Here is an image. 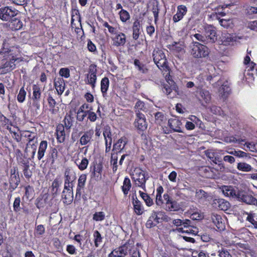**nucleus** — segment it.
Wrapping results in <instances>:
<instances>
[{"label":"nucleus","mask_w":257,"mask_h":257,"mask_svg":"<svg viewBox=\"0 0 257 257\" xmlns=\"http://www.w3.org/2000/svg\"><path fill=\"white\" fill-rule=\"evenodd\" d=\"M110 163L112 165L113 172H115L117 169V157L116 156H113L112 155L111 157Z\"/></svg>","instance_id":"obj_57"},{"label":"nucleus","mask_w":257,"mask_h":257,"mask_svg":"<svg viewBox=\"0 0 257 257\" xmlns=\"http://www.w3.org/2000/svg\"><path fill=\"white\" fill-rule=\"evenodd\" d=\"M94 132L92 130L87 131L83 134L79 139V143L81 146H89L91 144Z\"/></svg>","instance_id":"obj_11"},{"label":"nucleus","mask_w":257,"mask_h":257,"mask_svg":"<svg viewBox=\"0 0 257 257\" xmlns=\"http://www.w3.org/2000/svg\"><path fill=\"white\" fill-rule=\"evenodd\" d=\"M14 39V38H12V39H9V38H8V39H5L4 40V42H3V51L4 53H10L11 52V49H10V48L8 47V45H9V43H8V41L11 40L12 39Z\"/></svg>","instance_id":"obj_55"},{"label":"nucleus","mask_w":257,"mask_h":257,"mask_svg":"<svg viewBox=\"0 0 257 257\" xmlns=\"http://www.w3.org/2000/svg\"><path fill=\"white\" fill-rule=\"evenodd\" d=\"M140 30V23L138 20L134 22L133 26V38L135 40H137L139 38Z\"/></svg>","instance_id":"obj_35"},{"label":"nucleus","mask_w":257,"mask_h":257,"mask_svg":"<svg viewBox=\"0 0 257 257\" xmlns=\"http://www.w3.org/2000/svg\"><path fill=\"white\" fill-rule=\"evenodd\" d=\"M211 94L208 90L204 89H200L199 90L198 99L204 105L205 104L208 103L211 100Z\"/></svg>","instance_id":"obj_14"},{"label":"nucleus","mask_w":257,"mask_h":257,"mask_svg":"<svg viewBox=\"0 0 257 257\" xmlns=\"http://www.w3.org/2000/svg\"><path fill=\"white\" fill-rule=\"evenodd\" d=\"M55 87L59 94H62L65 89V83L62 79L55 81L54 82Z\"/></svg>","instance_id":"obj_36"},{"label":"nucleus","mask_w":257,"mask_h":257,"mask_svg":"<svg viewBox=\"0 0 257 257\" xmlns=\"http://www.w3.org/2000/svg\"><path fill=\"white\" fill-rule=\"evenodd\" d=\"M66 251L70 254H76V248L74 245L71 244L67 245Z\"/></svg>","instance_id":"obj_64"},{"label":"nucleus","mask_w":257,"mask_h":257,"mask_svg":"<svg viewBox=\"0 0 257 257\" xmlns=\"http://www.w3.org/2000/svg\"><path fill=\"white\" fill-rule=\"evenodd\" d=\"M48 147V143L46 141L41 142L38 152V159L41 160L44 156L46 150Z\"/></svg>","instance_id":"obj_29"},{"label":"nucleus","mask_w":257,"mask_h":257,"mask_svg":"<svg viewBox=\"0 0 257 257\" xmlns=\"http://www.w3.org/2000/svg\"><path fill=\"white\" fill-rule=\"evenodd\" d=\"M73 114L71 111H70L69 113L66 114L64 119V126L66 130H69L73 124Z\"/></svg>","instance_id":"obj_30"},{"label":"nucleus","mask_w":257,"mask_h":257,"mask_svg":"<svg viewBox=\"0 0 257 257\" xmlns=\"http://www.w3.org/2000/svg\"><path fill=\"white\" fill-rule=\"evenodd\" d=\"M41 96V91L39 86L34 85L33 86L32 100H40Z\"/></svg>","instance_id":"obj_38"},{"label":"nucleus","mask_w":257,"mask_h":257,"mask_svg":"<svg viewBox=\"0 0 257 257\" xmlns=\"http://www.w3.org/2000/svg\"><path fill=\"white\" fill-rule=\"evenodd\" d=\"M45 230V228L43 225H39L36 228V235L37 236L41 235L44 233Z\"/></svg>","instance_id":"obj_63"},{"label":"nucleus","mask_w":257,"mask_h":257,"mask_svg":"<svg viewBox=\"0 0 257 257\" xmlns=\"http://www.w3.org/2000/svg\"><path fill=\"white\" fill-rule=\"evenodd\" d=\"M134 64L140 71L142 72L143 73H145L147 72L148 69L145 67L144 65L142 64L140 62V61L139 60L136 59L134 61Z\"/></svg>","instance_id":"obj_51"},{"label":"nucleus","mask_w":257,"mask_h":257,"mask_svg":"<svg viewBox=\"0 0 257 257\" xmlns=\"http://www.w3.org/2000/svg\"><path fill=\"white\" fill-rule=\"evenodd\" d=\"M87 176L86 174H81L78 179V184L76 188V197H77L78 196L79 197L81 195L82 190L83 189L86 181Z\"/></svg>","instance_id":"obj_20"},{"label":"nucleus","mask_w":257,"mask_h":257,"mask_svg":"<svg viewBox=\"0 0 257 257\" xmlns=\"http://www.w3.org/2000/svg\"><path fill=\"white\" fill-rule=\"evenodd\" d=\"M18 11L11 7H6L0 9V19L8 21L18 14Z\"/></svg>","instance_id":"obj_6"},{"label":"nucleus","mask_w":257,"mask_h":257,"mask_svg":"<svg viewBox=\"0 0 257 257\" xmlns=\"http://www.w3.org/2000/svg\"><path fill=\"white\" fill-rule=\"evenodd\" d=\"M159 11L160 10L158 7V4L157 3L156 5H153L152 8V12L154 16V22L155 24L157 23L158 20Z\"/></svg>","instance_id":"obj_54"},{"label":"nucleus","mask_w":257,"mask_h":257,"mask_svg":"<svg viewBox=\"0 0 257 257\" xmlns=\"http://www.w3.org/2000/svg\"><path fill=\"white\" fill-rule=\"evenodd\" d=\"M96 66L95 65H91L89 68V73L87 75L88 83L91 85L92 87L95 86L96 80Z\"/></svg>","instance_id":"obj_13"},{"label":"nucleus","mask_w":257,"mask_h":257,"mask_svg":"<svg viewBox=\"0 0 257 257\" xmlns=\"http://www.w3.org/2000/svg\"><path fill=\"white\" fill-rule=\"evenodd\" d=\"M211 218L212 222L218 229L221 230L225 228L224 220L220 215L213 213L211 214Z\"/></svg>","instance_id":"obj_15"},{"label":"nucleus","mask_w":257,"mask_h":257,"mask_svg":"<svg viewBox=\"0 0 257 257\" xmlns=\"http://www.w3.org/2000/svg\"><path fill=\"white\" fill-rule=\"evenodd\" d=\"M213 207L219 210L226 211L230 207V203L223 199H215L213 202Z\"/></svg>","instance_id":"obj_16"},{"label":"nucleus","mask_w":257,"mask_h":257,"mask_svg":"<svg viewBox=\"0 0 257 257\" xmlns=\"http://www.w3.org/2000/svg\"><path fill=\"white\" fill-rule=\"evenodd\" d=\"M20 202L21 199L20 197H17L15 198L13 203L14 210L15 212H19V211H20Z\"/></svg>","instance_id":"obj_56"},{"label":"nucleus","mask_w":257,"mask_h":257,"mask_svg":"<svg viewBox=\"0 0 257 257\" xmlns=\"http://www.w3.org/2000/svg\"><path fill=\"white\" fill-rule=\"evenodd\" d=\"M19 58L13 56L9 61H7L0 68L2 70V72L5 73L10 72L16 67V62L20 61Z\"/></svg>","instance_id":"obj_7"},{"label":"nucleus","mask_w":257,"mask_h":257,"mask_svg":"<svg viewBox=\"0 0 257 257\" xmlns=\"http://www.w3.org/2000/svg\"><path fill=\"white\" fill-rule=\"evenodd\" d=\"M153 60L158 67L163 70V75L166 77L170 76L169 67L167 65V59L164 52L162 50H154L153 53Z\"/></svg>","instance_id":"obj_1"},{"label":"nucleus","mask_w":257,"mask_h":257,"mask_svg":"<svg viewBox=\"0 0 257 257\" xmlns=\"http://www.w3.org/2000/svg\"><path fill=\"white\" fill-rule=\"evenodd\" d=\"M89 161L86 158H83L81 161L78 159L75 161V163L81 171L86 169L88 166Z\"/></svg>","instance_id":"obj_34"},{"label":"nucleus","mask_w":257,"mask_h":257,"mask_svg":"<svg viewBox=\"0 0 257 257\" xmlns=\"http://www.w3.org/2000/svg\"><path fill=\"white\" fill-rule=\"evenodd\" d=\"M163 198L164 199V204H165V209L166 210L171 211H176L179 209V206L177 202L170 199L168 194H165L163 195Z\"/></svg>","instance_id":"obj_8"},{"label":"nucleus","mask_w":257,"mask_h":257,"mask_svg":"<svg viewBox=\"0 0 257 257\" xmlns=\"http://www.w3.org/2000/svg\"><path fill=\"white\" fill-rule=\"evenodd\" d=\"M112 45L116 47L123 46L126 42V37L124 34L119 32L116 34L112 38Z\"/></svg>","instance_id":"obj_18"},{"label":"nucleus","mask_w":257,"mask_h":257,"mask_svg":"<svg viewBox=\"0 0 257 257\" xmlns=\"http://www.w3.org/2000/svg\"><path fill=\"white\" fill-rule=\"evenodd\" d=\"M176 230L179 232H186L188 233H192L193 234H196L197 233V230L194 229H186L183 227H179L176 229Z\"/></svg>","instance_id":"obj_61"},{"label":"nucleus","mask_w":257,"mask_h":257,"mask_svg":"<svg viewBox=\"0 0 257 257\" xmlns=\"http://www.w3.org/2000/svg\"><path fill=\"white\" fill-rule=\"evenodd\" d=\"M134 200L133 203L135 213L139 215L142 214L144 212V209L141 202L137 198L136 199H134Z\"/></svg>","instance_id":"obj_32"},{"label":"nucleus","mask_w":257,"mask_h":257,"mask_svg":"<svg viewBox=\"0 0 257 257\" xmlns=\"http://www.w3.org/2000/svg\"><path fill=\"white\" fill-rule=\"evenodd\" d=\"M242 215H247L246 220L251 223L252 224L253 223V222L255 221L254 220V214L252 212H250L249 213H247L246 212H244L242 213Z\"/></svg>","instance_id":"obj_58"},{"label":"nucleus","mask_w":257,"mask_h":257,"mask_svg":"<svg viewBox=\"0 0 257 257\" xmlns=\"http://www.w3.org/2000/svg\"><path fill=\"white\" fill-rule=\"evenodd\" d=\"M57 139L59 143H63L65 140V132L64 126L62 124H59L56 129Z\"/></svg>","instance_id":"obj_26"},{"label":"nucleus","mask_w":257,"mask_h":257,"mask_svg":"<svg viewBox=\"0 0 257 257\" xmlns=\"http://www.w3.org/2000/svg\"><path fill=\"white\" fill-rule=\"evenodd\" d=\"M102 169V167L100 164H97L94 166L93 168L91 171V177L96 179L100 178Z\"/></svg>","instance_id":"obj_31"},{"label":"nucleus","mask_w":257,"mask_h":257,"mask_svg":"<svg viewBox=\"0 0 257 257\" xmlns=\"http://www.w3.org/2000/svg\"><path fill=\"white\" fill-rule=\"evenodd\" d=\"M59 74L65 78H68L70 76V71L67 68H61L59 71Z\"/></svg>","instance_id":"obj_60"},{"label":"nucleus","mask_w":257,"mask_h":257,"mask_svg":"<svg viewBox=\"0 0 257 257\" xmlns=\"http://www.w3.org/2000/svg\"><path fill=\"white\" fill-rule=\"evenodd\" d=\"M230 91V89L227 85H222L219 90V95L223 100L227 98Z\"/></svg>","instance_id":"obj_33"},{"label":"nucleus","mask_w":257,"mask_h":257,"mask_svg":"<svg viewBox=\"0 0 257 257\" xmlns=\"http://www.w3.org/2000/svg\"><path fill=\"white\" fill-rule=\"evenodd\" d=\"M61 185V182L58 178H56L52 183L51 193L54 197L57 196L60 192V187Z\"/></svg>","instance_id":"obj_28"},{"label":"nucleus","mask_w":257,"mask_h":257,"mask_svg":"<svg viewBox=\"0 0 257 257\" xmlns=\"http://www.w3.org/2000/svg\"><path fill=\"white\" fill-rule=\"evenodd\" d=\"M193 37L197 40L200 41L204 44H207L206 40V38L205 37V35H202V34L197 33V34H195V35H194Z\"/></svg>","instance_id":"obj_62"},{"label":"nucleus","mask_w":257,"mask_h":257,"mask_svg":"<svg viewBox=\"0 0 257 257\" xmlns=\"http://www.w3.org/2000/svg\"><path fill=\"white\" fill-rule=\"evenodd\" d=\"M120 19L123 22H126L130 19V15L127 11L123 9L121 10L119 13Z\"/></svg>","instance_id":"obj_46"},{"label":"nucleus","mask_w":257,"mask_h":257,"mask_svg":"<svg viewBox=\"0 0 257 257\" xmlns=\"http://www.w3.org/2000/svg\"><path fill=\"white\" fill-rule=\"evenodd\" d=\"M191 54L194 58H205L208 56L209 50L206 46L195 42L192 46Z\"/></svg>","instance_id":"obj_3"},{"label":"nucleus","mask_w":257,"mask_h":257,"mask_svg":"<svg viewBox=\"0 0 257 257\" xmlns=\"http://www.w3.org/2000/svg\"><path fill=\"white\" fill-rule=\"evenodd\" d=\"M245 13L250 18L253 17V15L257 14V8L254 7H248L245 10Z\"/></svg>","instance_id":"obj_50"},{"label":"nucleus","mask_w":257,"mask_h":257,"mask_svg":"<svg viewBox=\"0 0 257 257\" xmlns=\"http://www.w3.org/2000/svg\"><path fill=\"white\" fill-rule=\"evenodd\" d=\"M105 214L102 211L96 212L93 215V219L96 221H101L105 219Z\"/></svg>","instance_id":"obj_48"},{"label":"nucleus","mask_w":257,"mask_h":257,"mask_svg":"<svg viewBox=\"0 0 257 257\" xmlns=\"http://www.w3.org/2000/svg\"><path fill=\"white\" fill-rule=\"evenodd\" d=\"M109 81L108 78L104 77L101 81V91L103 94V96L106 94L107 89L108 88Z\"/></svg>","instance_id":"obj_39"},{"label":"nucleus","mask_w":257,"mask_h":257,"mask_svg":"<svg viewBox=\"0 0 257 257\" xmlns=\"http://www.w3.org/2000/svg\"><path fill=\"white\" fill-rule=\"evenodd\" d=\"M196 197L200 201H204L208 197V194L202 189L196 190Z\"/></svg>","instance_id":"obj_41"},{"label":"nucleus","mask_w":257,"mask_h":257,"mask_svg":"<svg viewBox=\"0 0 257 257\" xmlns=\"http://www.w3.org/2000/svg\"><path fill=\"white\" fill-rule=\"evenodd\" d=\"M242 202L247 204L253 205L257 206V199L252 196L251 193L242 194Z\"/></svg>","instance_id":"obj_24"},{"label":"nucleus","mask_w":257,"mask_h":257,"mask_svg":"<svg viewBox=\"0 0 257 257\" xmlns=\"http://www.w3.org/2000/svg\"><path fill=\"white\" fill-rule=\"evenodd\" d=\"M187 12V8L184 5H179L177 7V13L173 16V21L177 23L181 20Z\"/></svg>","instance_id":"obj_17"},{"label":"nucleus","mask_w":257,"mask_h":257,"mask_svg":"<svg viewBox=\"0 0 257 257\" xmlns=\"http://www.w3.org/2000/svg\"><path fill=\"white\" fill-rule=\"evenodd\" d=\"M127 143V139L126 138L121 137L113 145V150L120 152L124 149Z\"/></svg>","instance_id":"obj_25"},{"label":"nucleus","mask_w":257,"mask_h":257,"mask_svg":"<svg viewBox=\"0 0 257 257\" xmlns=\"http://www.w3.org/2000/svg\"><path fill=\"white\" fill-rule=\"evenodd\" d=\"M182 226L186 229H194L196 230V227L194 226L193 222L189 219L182 220Z\"/></svg>","instance_id":"obj_44"},{"label":"nucleus","mask_w":257,"mask_h":257,"mask_svg":"<svg viewBox=\"0 0 257 257\" xmlns=\"http://www.w3.org/2000/svg\"><path fill=\"white\" fill-rule=\"evenodd\" d=\"M16 170L15 169L11 170V177L10 179V184L13 190H15L19 185L20 182V178L19 175L16 174Z\"/></svg>","instance_id":"obj_21"},{"label":"nucleus","mask_w":257,"mask_h":257,"mask_svg":"<svg viewBox=\"0 0 257 257\" xmlns=\"http://www.w3.org/2000/svg\"><path fill=\"white\" fill-rule=\"evenodd\" d=\"M139 193L140 194L141 197L144 200L147 206H150L152 205L153 200L147 194L144 193L141 191H139Z\"/></svg>","instance_id":"obj_45"},{"label":"nucleus","mask_w":257,"mask_h":257,"mask_svg":"<svg viewBox=\"0 0 257 257\" xmlns=\"http://www.w3.org/2000/svg\"><path fill=\"white\" fill-rule=\"evenodd\" d=\"M26 95V92L24 90V87H22L19 92L17 96V100L19 102L22 103L25 100Z\"/></svg>","instance_id":"obj_52"},{"label":"nucleus","mask_w":257,"mask_h":257,"mask_svg":"<svg viewBox=\"0 0 257 257\" xmlns=\"http://www.w3.org/2000/svg\"><path fill=\"white\" fill-rule=\"evenodd\" d=\"M222 191L223 194L227 197H231L240 201V193L233 189L231 186H224L222 188Z\"/></svg>","instance_id":"obj_12"},{"label":"nucleus","mask_w":257,"mask_h":257,"mask_svg":"<svg viewBox=\"0 0 257 257\" xmlns=\"http://www.w3.org/2000/svg\"><path fill=\"white\" fill-rule=\"evenodd\" d=\"M242 149L246 151H249L251 152H254L256 150L255 145L252 143L248 142H245L243 144V147H242Z\"/></svg>","instance_id":"obj_53"},{"label":"nucleus","mask_w":257,"mask_h":257,"mask_svg":"<svg viewBox=\"0 0 257 257\" xmlns=\"http://www.w3.org/2000/svg\"><path fill=\"white\" fill-rule=\"evenodd\" d=\"M219 20L220 25L224 28H230L232 26V21L230 19H223L217 18Z\"/></svg>","instance_id":"obj_43"},{"label":"nucleus","mask_w":257,"mask_h":257,"mask_svg":"<svg viewBox=\"0 0 257 257\" xmlns=\"http://www.w3.org/2000/svg\"><path fill=\"white\" fill-rule=\"evenodd\" d=\"M245 65V70L244 71V75L246 73L247 75H253L254 72L256 71L254 69L255 64L253 62H251L249 64Z\"/></svg>","instance_id":"obj_40"},{"label":"nucleus","mask_w":257,"mask_h":257,"mask_svg":"<svg viewBox=\"0 0 257 257\" xmlns=\"http://www.w3.org/2000/svg\"><path fill=\"white\" fill-rule=\"evenodd\" d=\"M131 186L132 184L130 179L127 177H125L123 180V185L122 186V190L124 195L126 196L128 194Z\"/></svg>","instance_id":"obj_37"},{"label":"nucleus","mask_w":257,"mask_h":257,"mask_svg":"<svg viewBox=\"0 0 257 257\" xmlns=\"http://www.w3.org/2000/svg\"><path fill=\"white\" fill-rule=\"evenodd\" d=\"M11 25L12 29L15 30L20 29L23 26L22 22L20 20L16 19L11 22Z\"/></svg>","instance_id":"obj_49"},{"label":"nucleus","mask_w":257,"mask_h":257,"mask_svg":"<svg viewBox=\"0 0 257 257\" xmlns=\"http://www.w3.org/2000/svg\"><path fill=\"white\" fill-rule=\"evenodd\" d=\"M131 175L135 185L145 189L146 181L149 178L145 175V172L139 168H136L132 171Z\"/></svg>","instance_id":"obj_2"},{"label":"nucleus","mask_w":257,"mask_h":257,"mask_svg":"<svg viewBox=\"0 0 257 257\" xmlns=\"http://www.w3.org/2000/svg\"><path fill=\"white\" fill-rule=\"evenodd\" d=\"M221 41L223 43H229L233 41L234 38L232 36L226 32L222 33L220 37Z\"/></svg>","instance_id":"obj_42"},{"label":"nucleus","mask_w":257,"mask_h":257,"mask_svg":"<svg viewBox=\"0 0 257 257\" xmlns=\"http://www.w3.org/2000/svg\"><path fill=\"white\" fill-rule=\"evenodd\" d=\"M76 178V175L72 170L69 168H67L65 169L64 172L65 183H68V184H73V182L75 180Z\"/></svg>","instance_id":"obj_22"},{"label":"nucleus","mask_w":257,"mask_h":257,"mask_svg":"<svg viewBox=\"0 0 257 257\" xmlns=\"http://www.w3.org/2000/svg\"><path fill=\"white\" fill-rule=\"evenodd\" d=\"M61 198L63 203L65 204H70L73 200V192L67 191H62L61 193Z\"/></svg>","instance_id":"obj_23"},{"label":"nucleus","mask_w":257,"mask_h":257,"mask_svg":"<svg viewBox=\"0 0 257 257\" xmlns=\"http://www.w3.org/2000/svg\"><path fill=\"white\" fill-rule=\"evenodd\" d=\"M168 124L170 127L174 132L182 133L181 130L182 123L180 120L177 118H171L169 119Z\"/></svg>","instance_id":"obj_19"},{"label":"nucleus","mask_w":257,"mask_h":257,"mask_svg":"<svg viewBox=\"0 0 257 257\" xmlns=\"http://www.w3.org/2000/svg\"><path fill=\"white\" fill-rule=\"evenodd\" d=\"M204 29L207 43H215L217 38L216 28L212 25H208L204 27Z\"/></svg>","instance_id":"obj_5"},{"label":"nucleus","mask_w":257,"mask_h":257,"mask_svg":"<svg viewBox=\"0 0 257 257\" xmlns=\"http://www.w3.org/2000/svg\"><path fill=\"white\" fill-rule=\"evenodd\" d=\"M137 117L135 121V125L139 130H145L147 127V123L144 114L137 112Z\"/></svg>","instance_id":"obj_9"},{"label":"nucleus","mask_w":257,"mask_h":257,"mask_svg":"<svg viewBox=\"0 0 257 257\" xmlns=\"http://www.w3.org/2000/svg\"><path fill=\"white\" fill-rule=\"evenodd\" d=\"M151 115L154 116L155 123L159 125L162 124L167 120L166 116L163 112H152Z\"/></svg>","instance_id":"obj_27"},{"label":"nucleus","mask_w":257,"mask_h":257,"mask_svg":"<svg viewBox=\"0 0 257 257\" xmlns=\"http://www.w3.org/2000/svg\"><path fill=\"white\" fill-rule=\"evenodd\" d=\"M93 236L94 238V244L95 246L97 247L99 246L100 244L102 242V237L100 233L97 230H95L93 233Z\"/></svg>","instance_id":"obj_47"},{"label":"nucleus","mask_w":257,"mask_h":257,"mask_svg":"<svg viewBox=\"0 0 257 257\" xmlns=\"http://www.w3.org/2000/svg\"><path fill=\"white\" fill-rule=\"evenodd\" d=\"M162 214L161 212L153 211L147 221L146 227L151 228L157 225L159 223L160 219L159 216H161Z\"/></svg>","instance_id":"obj_10"},{"label":"nucleus","mask_w":257,"mask_h":257,"mask_svg":"<svg viewBox=\"0 0 257 257\" xmlns=\"http://www.w3.org/2000/svg\"><path fill=\"white\" fill-rule=\"evenodd\" d=\"M133 245L128 242L113 249L109 254L108 257H125L128 253H131Z\"/></svg>","instance_id":"obj_4"},{"label":"nucleus","mask_w":257,"mask_h":257,"mask_svg":"<svg viewBox=\"0 0 257 257\" xmlns=\"http://www.w3.org/2000/svg\"><path fill=\"white\" fill-rule=\"evenodd\" d=\"M135 107L136 109V113L140 112V110H144L145 109V104L141 101H138L135 104Z\"/></svg>","instance_id":"obj_59"}]
</instances>
